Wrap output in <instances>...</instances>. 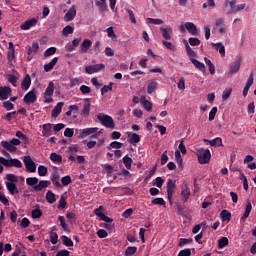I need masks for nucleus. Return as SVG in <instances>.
Segmentation results:
<instances>
[{
	"label": "nucleus",
	"instance_id": "nucleus-1",
	"mask_svg": "<svg viewBox=\"0 0 256 256\" xmlns=\"http://www.w3.org/2000/svg\"><path fill=\"white\" fill-rule=\"evenodd\" d=\"M225 6L230 7V9L227 12L228 15H235L236 13L243 11V9H245L247 7V4L243 3V4L237 5L236 0H226Z\"/></svg>",
	"mask_w": 256,
	"mask_h": 256
},
{
	"label": "nucleus",
	"instance_id": "nucleus-2",
	"mask_svg": "<svg viewBox=\"0 0 256 256\" xmlns=\"http://www.w3.org/2000/svg\"><path fill=\"white\" fill-rule=\"evenodd\" d=\"M97 119L98 121H100L103 127H106V129H115V121L113 120V117L103 113H99L97 115Z\"/></svg>",
	"mask_w": 256,
	"mask_h": 256
},
{
	"label": "nucleus",
	"instance_id": "nucleus-3",
	"mask_svg": "<svg viewBox=\"0 0 256 256\" xmlns=\"http://www.w3.org/2000/svg\"><path fill=\"white\" fill-rule=\"evenodd\" d=\"M0 145L6 149V151H9V153H15L17 151V146L21 145V140L17 138H12L9 142L8 141H1Z\"/></svg>",
	"mask_w": 256,
	"mask_h": 256
},
{
	"label": "nucleus",
	"instance_id": "nucleus-4",
	"mask_svg": "<svg viewBox=\"0 0 256 256\" xmlns=\"http://www.w3.org/2000/svg\"><path fill=\"white\" fill-rule=\"evenodd\" d=\"M198 162L200 165H205L211 161V150L205 148H199L197 150Z\"/></svg>",
	"mask_w": 256,
	"mask_h": 256
},
{
	"label": "nucleus",
	"instance_id": "nucleus-5",
	"mask_svg": "<svg viewBox=\"0 0 256 256\" xmlns=\"http://www.w3.org/2000/svg\"><path fill=\"white\" fill-rule=\"evenodd\" d=\"M175 189H177V181L173 179H168L167 181V197L170 205H173V195L175 194Z\"/></svg>",
	"mask_w": 256,
	"mask_h": 256
},
{
	"label": "nucleus",
	"instance_id": "nucleus-6",
	"mask_svg": "<svg viewBox=\"0 0 256 256\" xmlns=\"http://www.w3.org/2000/svg\"><path fill=\"white\" fill-rule=\"evenodd\" d=\"M0 163L1 165H4V167H16L17 169L23 167V163L17 158L7 160V158L0 157Z\"/></svg>",
	"mask_w": 256,
	"mask_h": 256
},
{
	"label": "nucleus",
	"instance_id": "nucleus-7",
	"mask_svg": "<svg viewBox=\"0 0 256 256\" xmlns=\"http://www.w3.org/2000/svg\"><path fill=\"white\" fill-rule=\"evenodd\" d=\"M53 93H55V83L49 82L44 92V103H53Z\"/></svg>",
	"mask_w": 256,
	"mask_h": 256
},
{
	"label": "nucleus",
	"instance_id": "nucleus-8",
	"mask_svg": "<svg viewBox=\"0 0 256 256\" xmlns=\"http://www.w3.org/2000/svg\"><path fill=\"white\" fill-rule=\"evenodd\" d=\"M105 69V64H95V65H89L85 67V73L87 75H93V73H99V71H103Z\"/></svg>",
	"mask_w": 256,
	"mask_h": 256
},
{
	"label": "nucleus",
	"instance_id": "nucleus-9",
	"mask_svg": "<svg viewBox=\"0 0 256 256\" xmlns=\"http://www.w3.org/2000/svg\"><path fill=\"white\" fill-rule=\"evenodd\" d=\"M24 165L28 173H35L37 171V165L31 159V156L24 157Z\"/></svg>",
	"mask_w": 256,
	"mask_h": 256
},
{
	"label": "nucleus",
	"instance_id": "nucleus-10",
	"mask_svg": "<svg viewBox=\"0 0 256 256\" xmlns=\"http://www.w3.org/2000/svg\"><path fill=\"white\" fill-rule=\"evenodd\" d=\"M180 195L183 203H187V201H189V197H191V189H189V185H187V183L182 185Z\"/></svg>",
	"mask_w": 256,
	"mask_h": 256
},
{
	"label": "nucleus",
	"instance_id": "nucleus-11",
	"mask_svg": "<svg viewBox=\"0 0 256 256\" xmlns=\"http://www.w3.org/2000/svg\"><path fill=\"white\" fill-rule=\"evenodd\" d=\"M24 103H26V105H31V103H35V101H37V94L35 90H31L28 93H26V95L23 98Z\"/></svg>",
	"mask_w": 256,
	"mask_h": 256
},
{
	"label": "nucleus",
	"instance_id": "nucleus-12",
	"mask_svg": "<svg viewBox=\"0 0 256 256\" xmlns=\"http://www.w3.org/2000/svg\"><path fill=\"white\" fill-rule=\"evenodd\" d=\"M12 93L11 87L9 86H1L0 87V101H5L9 99Z\"/></svg>",
	"mask_w": 256,
	"mask_h": 256
},
{
	"label": "nucleus",
	"instance_id": "nucleus-13",
	"mask_svg": "<svg viewBox=\"0 0 256 256\" xmlns=\"http://www.w3.org/2000/svg\"><path fill=\"white\" fill-rule=\"evenodd\" d=\"M75 17H77V8L75 7V5H73L68 12L64 15V21L66 23H69V21H73V19H75Z\"/></svg>",
	"mask_w": 256,
	"mask_h": 256
},
{
	"label": "nucleus",
	"instance_id": "nucleus-14",
	"mask_svg": "<svg viewBox=\"0 0 256 256\" xmlns=\"http://www.w3.org/2000/svg\"><path fill=\"white\" fill-rule=\"evenodd\" d=\"M90 113H91V99L85 98L81 115H83V117H89Z\"/></svg>",
	"mask_w": 256,
	"mask_h": 256
},
{
	"label": "nucleus",
	"instance_id": "nucleus-15",
	"mask_svg": "<svg viewBox=\"0 0 256 256\" xmlns=\"http://www.w3.org/2000/svg\"><path fill=\"white\" fill-rule=\"evenodd\" d=\"M49 185H51V181H49V180H41V181L38 182L37 185H35L33 187V190L36 193H39V192L43 191V189H47V187H49Z\"/></svg>",
	"mask_w": 256,
	"mask_h": 256
},
{
	"label": "nucleus",
	"instance_id": "nucleus-16",
	"mask_svg": "<svg viewBox=\"0 0 256 256\" xmlns=\"http://www.w3.org/2000/svg\"><path fill=\"white\" fill-rule=\"evenodd\" d=\"M94 133H97V127L84 128L79 135V139H85V137H91Z\"/></svg>",
	"mask_w": 256,
	"mask_h": 256
},
{
	"label": "nucleus",
	"instance_id": "nucleus-17",
	"mask_svg": "<svg viewBox=\"0 0 256 256\" xmlns=\"http://www.w3.org/2000/svg\"><path fill=\"white\" fill-rule=\"evenodd\" d=\"M184 27L186 30H188V33H190V35H199V29H197V26H195L193 22H186L184 24Z\"/></svg>",
	"mask_w": 256,
	"mask_h": 256
},
{
	"label": "nucleus",
	"instance_id": "nucleus-18",
	"mask_svg": "<svg viewBox=\"0 0 256 256\" xmlns=\"http://www.w3.org/2000/svg\"><path fill=\"white\" fill-rule=\"evenodd\" d=\"M160 31L162 33L163 39H165L166 41H171V35H173V28H171L170 26L166 28L161 27Z\"/></svg>",
	"mask_w": 256,
	"mask_h": 256
},
{
	"label": "nucleus",
	"instance_id": "nucleus-19",
	"mask_svg": "<svg viewBox=\"0 0 256 256\" xmlns=\"http://www.w3.org/2000/svg\"><path fill=\"white\" fill-rule=\"evenodd\" d=\"M37 25V19L32 18L30 20L25 21L23 24H21V29L23 31H29L30 27H35Z\"/></svg>",
	"mask_w": 256,
	"mask_h": 256
},
{
	"label": "nucleus",
	"instance_id": "nucleus-20",
	"mask_svg": "<svg viewBox=\"0 0 256 256\" xmlns=\"http://www.w3.org/2000/svg\"><path fill=\"white\" fill-rule=\"evenodd\" d=\"M53 127L51 123L44 124L42 126V137H51L53 135Z\"/></svg>",
	"mask_w": 256,
	"mask_h": 256
},
{
	"label": "nucleus",
	"instance_id": "nucleus-21",
	"mask_svg": "<svg viewBox=\"0 0 256 256\" xmlns=\"http://www.w3.org/2000/svg\"><path fill=\"white\" fill-rule=\"evenodd\" d=\"M159 84L157 83L156 79H152L148 82V86H147V93L148 95H153V93H155V91H157V86Z\"/></svg>",
	"mask_w": 256,
	"mask_h": 256
},
{
	"label": "nucleus",
	"instance_id": "nucleus-22",
	"mask_svg": "<svg viewBox=\"0 0 256 256\" xmlns=\"http://www.w3.org/2000/svg\"><path fill=\"white\" fill-rule=\"evenodd\" d=\"M92 45H93V42H91V40L85 39L80 45V53H87L89 49H91Z\"/></svg>",
	"mask_w": 256,
	"mask_h": 256
},
{
	"label": "nucleus",
	"instance_id": "nucleus-23",
	"mask_svg": "<svg viewBox=\"0 0 256 256\" xmlns=\"http://www.w3.org/2000/svg\"><path fill=\"white\" fill-rule=\"evenodd\" d=\"M241 69V60H235L230 64V75H235Z\"/></svg>",
	"mask_w": 256,
	"mask_h": 256
},
{
	"label": "nucleus",
	"instance_id": "nucleus-24",
	"mask_svg": "<svg viewBox=\"0 0 256 256\" xmlns=\"http://www.w3.org/2000/svg\"><path fill=\"white\" fill-rule=\"evenodd\" d=\"M56 231H57V227L53 226L50 232V241L52 245H57V243L59 242V235H57Z\"/></svg>",
	"mask_w": 256,
	"mask_h": 256
},
{
	"label": "nucleus",
	"instance_id": "nucleus-25",
	"mask_svg": "<svg viewBox=\"0 0 256 256\" xmlns=\"http://www.w3.org/2000/svg\"><path fill=\"white\" fill-rule=\"evenodd\" d=\"M63 105H65V103L63 102H58L57 105L54 107V109L52 110V117H59V115H61V111H63Z\"/></svg>",
	"mask_w": 256,
	"mask_h": 256
},
{
	"label": "nucleus",
	"instance_id": "nucleus-26",
	"mask_svg": "<svg viewBox=\"0 0 256 256\" xmlns=\"http://www.w3.org/2000/svg\"><path fill=\"white\" fill-rule=\"evenodd\" d=\"M57 61H59L58 57H54L48 64L44 65V71L49 73V71H53V67L57 65Z\"/></svg>",
	"mask_w": 256,
	"mask_h": 256
},
{
	"label": "nucleus",
	"instance_id": "nucleus-27",
	"mask_svg": "<svg viewBox=\"0 0 256 256\" xmlns=\"http://www.w3.org/2000/svg\"><path fill=\"white\" fill-rule=\"evenodd\" d=\"M191 63L196 67V69H199L202 73H205V64L203 62H199V60L195 58H190Z\"/></svg>",
	"mask_w": 256,
	"mask_h": 256
},
{
	"label": "nucleus",
	"instance_id": "nucleus-28",
	"mask_svg": "<svg viewBox=\"0 0 256 256\" xmlns=\"http://www.w3.org/2000/svg\"><path fill=\"white\" fill-rule=\"evenodd\" d=\"M204 141L207 143H209V145H211V147H221V145H223V140L219 137L214 138L212 140H208V139H204Z\"/></svg>",
	"mask_w": 256,
	"mask_h": 256
},
{
	"label": "nucleus",
	"instance_id": "nucleus-29",
	"mask_svg": "<svg viewBox=\"0 0 256 256\" xmlns=\"http://www.w3.org/2000/svg\"><path fill=\"white\" fill-rule=\"evenodd\" d=\"M21 87L23 91H27L29 87H31V76H29V74H27L22 80Z\"/></svg>",
	"mask_w": 256,
	"mask_h": 256
},
{
	"label": "nucleus",
	"instance_id": "nucleus-30",
	"mask_svg": "<svg viewBox=\"0 0 256 256\" xmlns=\"http://www.w3.org/2000/svg\"><path fill=\"white\" fill-rule=\"evenodd\" d=\"M6 189L9 191L10 195L19 194V188H17L15 183H6Z\"/></svg>",
	"mask_w": 256,
	"mask_h": 256
},
{
	"label": "nucleus",
	"instance_id": "nucleus-31",
	"mask_svg": "<svg viewBox=\"0 0 256 256\" xmlns=\"http://www.w3.org/2000/svg\"><path fill=\"white\" fill-rule=\"evenodd\" d=\"M251 209H253V206L251 205V202H247L245 212L243 216L240 218V221H246L249 215L251 214Z\"/></svg>",
	"mask_w": 256,
	"mask_h": 256
},
{
	"label": "nucleus",
	"instance_id": "nucleus-32",
	"mask_svg": "<svg viewBox=\"0 0 256 256\" xmlns=\"http://www.w3.org/2000/svg\"><path fill=\"white\" fill-rule=\"evenodd\" d=\"M38 52H39V43L34 42L32 46L28 47L27 55L29 56L35 55Z\"/></svg>",
	"mask_w": 256,
	"mask_h": 256
},
{
	"label": "nucleus",
	"instance_id": "nucleus-33",
	"mask_svg": "<svg viewBox=\"0 0 256 256\" xmlns=\"http://www.w3.org/2000/svg\"><path fill=\"white\" fill-rule=\"evenodd\" d=\"M212 47H215L216 51H219L221 57H225V46L223 45V43H212Z\"/></svg>",
	"mask_w": 256,
	"mask_h": 256
},
{
	"label": "nucleus",
	"instance_id": "nucleus-34",
	"mask_svg": "<svg viewBox=\"0 0 256 256\" xmlns=\"http://www.w3.org/2000/svg\"><path fill=\"white\" fill-rule=\"evenodd\" d=\"M46 201L47 203H50V205H53L55 201H57V198L55 197V193L53 191L48 190L46 193Z\"/></svg>",
	"mask_w": 256,
	"mask_h": 256
},
{
	"label": "nucleus",
	"instance_id": "nucleus-35",
	"mask_svg": "<svg viewBox=\"0 0 256 256\" xmlns=\"http://www.w3.org/2000/svg\"><path fill=\"white\" fill-rule=\"evenodd\" d=\"M184 45H185V49H186L188 57H197V53H195L193 48H191V46H189V42H187V40H184Z\"/></svg>",
	"mask_w": 256,
	"mask_h": 256
},
{
	"label": "nucleus",
	"instance_id": "nucleus-36",
	"mask_svg": "<svg viewBox=\"0 0 256 256\" xmlns=\"http://www.w3.org/2000/svg\"><path fill=\"white\" fill-rule=\"evenodd\" d=\"M95 5H96V7H98L100 13L109 11V7L107 6V1L106 2L95 1Z\"/></svg>",
	"mask_w": 256,
	"mask_h": 256
},
{
	"label": "nucleus",
	"instance_id": "nucleus-37",
	"mask_svg": "<svg viewBox=\"0 0 256 256\" xmlns=\"http://www.w3.org/2000/svg\"><path fill=\"white\" fill-rule=\"evenodd\" d=\"M50 159L51 161H53L54 163H62L63 161V156H61V154H57L55 152H52L50 154Z\"/></svg>",
	"mask_w": 256,
	"mask_h": 256
},
{
	"label": "nucleus",
	"instance_id": "nucleus-38",
	"mask_svg": "<svg viewBox=\"0 0 256 256\" xmlns=\"http://www.w3.org/2000/svg\"><path fill=\"white\" fill-rule=\"evenodd\" d=\"M220 217L223 222L231 221V212H229L228 210H222L220 213Z\"/></svg>",
	"mask_w": 256,
	"mask_h": 256
},
{
	"label": "nucleus",
	"instance_id": "nucleus-39",
	"mask_svg": "<svg viewBox=\"0 0 256 256\" xmlns=\"http://www.w3.org/2000/svg\"><path fill=\"white\" fill-rule=\"evenodd\" d=\"M123 164L125 165L126 169H131L133 165V159L129 157V155H126L123 157Z\"/></svg>",
	"mask_w": 256,
	"mask_h": 256
},
{
	"label": "nucleus",
	"instance_id": "nucleus-40",
	"mask_svg": "<svg viewBox=\"0 0 256 256\" xmlns=\"http://www.w3.org/2000/svg\"><path fill=\"white\" fill-rule=\"evenodd\" d=\"M229 245V238L227 237H222L218 240V248L223 249Z\"/></svg>",
	"mask_w": 256,
	"mask_h": 256
},
{
	"label": "nucleus",
	"instance_id": "nucleus-41",
	"mask_svg": "<svg viewBox=\"0 0 256 256\" xmlns=\"http://www.w3.org/2000/svg\"><path fill=\"white\" fill-rule=\"evenodd\" d=\"M37 183H39V178L37 177H29L26 179V184L29 186V187H35V185H37Z\"/></svg>",
	"mask_w": 256,
	"mask_h": 256
},
{
	"label": "nucleus",
	"instance_id": "nucleus-42",
	"mask_svg": "<svg viewBox=\"0 0 256 256\" xmlns=\"http://www.w3.org/2000/svg\"><path fill=\"white\" fill-rule=\"evenodd\" d=\"M175 161L178 167H183V157L181 156V152L179 150L175 151Z\"/></svg>",
	"mask_w": 256,
	"mask_h": 256
},
{
	"label": "nucleus",
	"instance_id": "nucleus-43",
	"mask_svg": "<svg viewBox=\"0 0 256 256\" xmlns=\"http://www.w3.org/2000/svg\"><path fill=\"white\" fill-rule=\"evenodd\" d=\"M31 215L32 219H41V217H43V212L41 211V209L36 208L32 210Z\"/></svg>",
	"mask_w": 256,
	"mask_h": 256
},
{
	"label": "nucleus",
	"instance_id": "nucleus-44",
	"mask_svg": "<svg viewBox=\"0 0 256 256\" xmlns=\"http://www.w3.org/2000/svg\"><path fill=\"white\" fill-rule=\"evenodd\" d=\"M61 240L63 245H65L66 247H73V240H71V238L63 235L61 236Z\"/></svg>",
	"mask_w": 256,
	"mask_h": 256
},
{
	"label": "nucleus",
	"instance_id": "nucleus-45",
	"mask_svg": "<svg viewBox=\"0 0 256 256\" xmlns=\"http://www.w3.org/2000/svg\"><path fill=\"white\" fill-rule=\"evenodd\" d=\"M73 31H75V29L72 26H65L62 30V35H64V37L73 35Z\"/></svg>",
	"mask_w": 256,
	"mask_h": 256
},
{
	"label": "nucleus",
	"instance_id": "nucleus-46",
	"mask_svg": "<svg viewBox=\"0 0 256 256\" xmlns=\"http://www.w3.org/2000/svg\"><path fill=\"white\" fill-rule=\"evenodd\" d=\"M231 93H233V88H226L222 93L223 101H227V99L231 97Z\"/></svg>",
	"mask_w": 256,
	"mask_h": 256
},
{
	"label": "nucleus",
	"instance_id": "nucleus-47",
	"mask_svg": "<svg viewBox=\"0 0 256 256\" xmlns=\"http://www.w3.org/2000/svg\"><path fill=\"white\" fill-rule=\"evenodd\" d=\"M16 137H18V139H22L24 143H29V137L23 134L21 130L16 131Z\"/></svg>",
	"mask_w": 256,
	"mask_h": 256
},
{
	"label": "nucleus",
	"instance_id": "nucleus-48",
	"mask_svg": "<svg viewBox=\"0 0 256 256\" xmlns=\"http://www.w3.org/2000/svg\"><path fill=\"white\" fill-rule=\"evenodd\" d=\"M144 98H145V96H143V99ZM142 105L146 111H152V109H153V104L148 100H145V99L142 100Z\"/></svg>",
	"mask_w": 256,
	"mask_h": 256
},
{
	"label": "nucleus",
	"instance_id": "nucleus-49",
	"mask_svg": "<svg viewBox=\"0 0 256 256\" xmlns=\"http://www.w3.org/2000/svg\"><path fill=\"white\" fill-rule=\"evenodd\" d=\"M61 183L64 187H67L68 185H71V183H73V180L71 179V176L67 175L62 177Z\"/></svg>",
	"mask_w": 256,
	"mask_h": 256
},
{
	"label": "nucleus",
	"instance_id": "nucleus-50",
	"mask_svg": "<svg viewBox=\"0 0 256 256\" xmlns=\"http://www.w3.org/2000/svg\"><path fill=\"white\" fill-rule=\"evenodd\" d=\"M57 53L56 47H50L45 50L44 57H51V55H55Z\"/></svg>",
	"mask_w": 256,
	"mask_h": 256
},
{
	"label": "nucleus",
	"instance_id": "nucleus-51",
	"mask_svg": "<svg viewBox=\"0 0 256 256\" xmlns=\"http://www.w3.org/2000/svg\"><path fill=\"white\" fill-rule=\"evenodd\" d=\"M108 91H113V82H110L109 85H104L101 88V95H105Z\"/></svg>",
	"mask_w": 256,
	"mask_h": 256
},
{
	"label": "nucleus",
	"instance_id": "nucleus-52",
	"mask_svg": "<svg viewBox=\"0 0 256 256\" xmlns=\"http://www.w3.org/2000/svg\"><path fill=\"white\" fill-rule=\"evenodd\" d=\"M48 173V169L47 167L43 166V165H40L38 167V175L39 177H45Z\"/></svg>",
	"mask_w": 256,
	"mask_h": 256
},
{
	"label": "nucleus",
	"instance_id": "nucleus-53",
	"mask_svg": "<svg viewBox=\"0 0 256 256\" xmlns=\"http://www.w3.org/2000/svg\"><path fill=\"white\" fill-rule=\"evenodd\" d=\"M69 161H77V163H85V157L83 156H77L75 158V156H73V154H71L69 157H68Z\"/></svg>",
	"mask_w": 256,
	"mask_h": 256
},
{
	"label": "nucleus",
	"instance_id": "nucleus-54",
	"mask_svg": "<svg viewBox=\"0 0 256 256\" xmlns=\"http://www.w3.org/2000/svg\"><path fill=\"white\" fill-rule=\"evenodd\" d=\"M17 115V111L8 112L6 115L2 116V119H5L6 121H11V119H15Z\"/></svg>",
	"mask_w": 256,
	"mask_h": 256
},
{
	"label": "nucleus",
	"instance_id": "nucleus-55",
	"mask_svg": "<svg viewBox=\"0 0 256 256\" xmlns=\"http://www.w3.org/2000/svg\"><path fill=\"white\" fill-rule=\"evenodd\" d=\"M188 41L191 47H198V45H201V40H199V38L191 37Z\"/></svg>",
	"mask_w": 256,
	"mask_h": 256
},
{
	"label": "nucleus",
	"instance_id": "nucleus-56",
	"mask_svg": "<svg viewBox=\"0 0 256 256\" xmlns=\"http://www.w3.org/2000/svg\"><path fill=\"white\" fill-rule=\"evenodd\" d=\"M147 21L151 25H163V20L159 18H147Z\"/></svg>",
	"mask_w": 256,
	"mask_h": 256
},
{
	"label": "nucleus",
	"instance_id": "nucleus-57",
	"mask_svg": "<svg viewBox=\"0 0 256 256\" xmlns=\"http://www.w3.org/2000/svg\"><path fill=\"white\" fill-rule=\"evenodd\" d=\"M189 243H193V238H181L179 240V247H185V245H189Z\"/></svg>",
	"mask_w": 256,
	"mask_h": 256
},
{
	"label": "nucleus",
	"instance_id": "nucleus-58",
	"mask_svg": "<svg viewBox=\"0 0 256 256\" xmlns=\"http://www.w3.org/2000/svg\"><path fill=\"white\" fill-rule=\"evenodd\" d=\"M136 253H137V247L135 246H129L125 251L126 256L135 255Z\"/></svg>",
	"mask_w": 256,
	"mask_h": 256
},
{
	"label": "nucleus",
	"instance_id": "nucleus-59",
	"mask_svg": "<svg viewBox=\"0 0 256 256\" xmlns=\"http://www.w3.org/2000/svg\"><path fill=\"white\" fill-rule=\"evenodd\" d=\"M58 220L60 221V227H62L63 231H67L68 226H67V222L65 221V217L59 216Z\"/></svg>",
	"mask_w": 256,
	"mask_h": 256
},
{
	"label": "nucleus",
	"instance_id": "nucleus-60",
	"mask_svg": "<svg viewBox=\"0 0 256 256\" xmlns=\"http://www.w3.org/2000/svg\"><path fill=\"white\" fill-rule=\"evenodd\" d=\"M8 82L13 85V87H17V77L13 74L8 75Z\"/></svg>",
	"mask_w": 256,
	"mask_h": 256
},
{
	"label": "nucleus",
	"instance_id": "nucleus-61",
	"mask_svg": "<svg viewBox=\"0 0 256 256\" xmlns=\"http://www.w3.org/2000/svg\"><path fill=\"white\" fill-rule=\"evenodd\" d=\"M80 91H81L82 95H89V93H91V87H89L87 85H82V86H80Z\"/></svg>",
	"mask_w": 256,
	"mask_h": 256
},
{
	"label": "nucleus",
	"instance_id": "nucleus-62",
	"mask_svg": "<svg viewBox=\"0 0 256 256\" xmlns=\"http://www.w3.org/2000/svg\"><path fill=\"white\" fill-rule=\"evenodd\" d=\"M6 179L7 181H9L8 183H17L18 179L17 177L15 176V174H7L6 175Z\"/></svg>",
	"mask_w": 256,
	"mask_h": 256
},
{
	"label": "nucleus",
	"instance_id": "nucleus-63",
	"mask_svg": "<svg viewBox=\"0 0 256 256\" xmlns=\"http://www.w3.org/2000/svg\"><path fill=\"white\" fill-rule=\"evenodd\" d=\"M152 205H162L165 206V200L163 198H155L151 201Z\"/></svg>",
	"mask_w": 256,
	"mask_h": 256
},
{
	"label": "nucleus",
	"instance_id": "nucleus-64",
	"mask_svg": "<svg viewBox=\"0 0 256 256\" xmlns=\"http://www.w3.org/2000/svg\"><path fill=\"white\" fill-rule=\"evenodd\" d=\"M178 256H191V249L187 248V249L181 250L178 253Z\"/></svg>",
	"mask_w": 256,
	"mask_h": 256
}]
</instances>
